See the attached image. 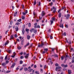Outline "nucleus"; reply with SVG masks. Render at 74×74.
I'll list each match as a JSON object with an SVG mask.
<instances>
[{
	"mask_svg": "<svg viewBox=\"0 0 74 74\" xmlns=\"http://www.w3.org/2000/svg\"><path fill=\"white\" fill-rule=\"evenodd\" d=\"M38 45V47L39 48H40V47H43V45H44V44L45 45H47V44H48V43H46V42H44V43L43 42L41 43V44L40 45V43H39Z\"/></svg>",
	"mask_w": 74,
	"mask_h": 74,
	"instance_id": "f257e3e1",
	"label": "nucleus"
},
{
	"mask_svg": "<svg viewBox=\"0 0 74 74\" xmlns=\"http://www.w3.org/2000/svg\"><path fill=\"white\" fill-rule=\"evenodd\" d=\"M53 10H53V13H55V12L56 11V8L55 7L53 6Z\"/></svg>",
	"mask_w": 74,
	"mask_h": 74,
	"instance_id": "f03ea898",
	"label": "nucleus"
},
{
	"mask_svg": "<svg viewBox=\"0 0 74 74\" xmlns=\"http://www.w3.org/2000/svg\"><path fill=\"white\" fill-rule=\"evenodd\" d=\"M62 68V67L60 66H58V67H57L56 68V71H58V69L59 70V69H60Z\"/></svg>",
	"mask_w": 74,
	"mask_h": 74,
	"instance_id": "7ed1b4c3",
	"label": "nucleus"
},
{
	"mask_svg": "<svg viewBox=\"0 0 74 74\" xmlns=\"http://www.w3.org/2000/svg\"><path fill=\"white\" fill-rule=\"evenodd\" d=\"M31 68V67L30 66H29V67L28 68V69H29V72H32V71H33V69H30Z\"/></svg>",
	"mask_w": 74,
	"mask_h": 74,
	"instance_id": "20e7f679",
	"label": "nucleus"
},
{
	"mask_svg": "<svg viewBox=\"0 0 74 74\" xmlns=\"http://www.w3.org/2000/svg\"><path fill=\"white\" fill-rule=\"evenodd\" d=\"M10 38L9 39L10 40H13V38H14V35H12L10 36Z\"/></svg>",
	"mask_w": 74,
	"mask_h": 74,
	"instance_id": "39448f33",
	"label": "nucleus"
},
{
	"mask_svg": "<svg viewBox=\"0 0 74 74\" xmlns=\"http://www.w3.org/2000/svg\"><path fill=\"white\" fill-rule=\"evenodd\" d=\"M15 63H13L12 64L11 66V68L12 69V68H14V67H15Z\"/></svg>",
	"mask_w": 74,
	"mask_h": 74,
	"instance_id": "423d86ee",
	"label": "nucleus"
},
{
	"mask_svg": "<svg viewBox=\"0 0 74 74\" xmlns=\"http://www.w3.org/2000/svg\"><path fill=\"white\" fill-rule=\"evenodd\" d=\"M42 16H44L45 15V12L44 11H42L41 13Z\"/></svg>",
	"mask_w": 74,
	"mask_h": 74,
	"instance_id": "0eeeda50",
	"label": "nucleus"
},
{
	"mask_svg": "<svg viewBox=\"0 0 74 74\" xmlns=\"http://www.w3.org/2000/svg\"><path fill=\"white\" fill-rule=\"evenodd\" d=\"M70 17V14H67L66 16V19H68Z\"/></svg>",
	"mask_w": 74,
	"mask_h": 74,
	"instance_id": "6e6552de",
	"label": "nucleus"
},
{
	"mask_svg": "<svg viewBox=\"0 0 74 74\" xmlns=\"http://www.w3.org/2000/svg\"><path fill=\"white\" fill-rule=\"evenodd\" d=\"M24 42H25V40H24V39L22 40L21 42V44L22 45H23V43H24Z\"/></svg>",
	"mask_w": 74,
	"mask_h": 74,
	"instance_id": "1a4fd4ad",
	"label": "nucleus"
},
{
	"mask_svg": "<svg viewBox=\"0 0 74 74\" xmlns=\"http://www.w3.org/2000/svg\"><path fill=\"white\" fill-rule=\"evenodd\" d=\"M15 29H16V32H18L19 29L18 28V27L17 26H16L15 28Z\"/></svg>",
	"mask_w": 74,
	"mask_h": 74,
	"instance_id": "9d476101",
	"label": "nucleus"
},
{
	"mask_svg": "<svg viewBox=\"0 0 74 74\" xmlns=\"http://www.w3.org/2000/svg\"><path fill=\"white\" fill-rule=\"evenodd\" d=\"M25 32V30L24 29H23V30H22V34L23 35H24Z\"/></svg>",
	"mask_w": 74,
	"mask_h": 74,
	"instance_id": "9b49d317",
	"label": "nucleus"
},
{
	"mask_svg": "<svg viewBox=\"0 0 74 74\" xmlns=\"http://www.w3.org/2000/svg\"><path fill=\"white\" fill-rule=\"evenodd\" d=\"M29 54L27 53L26 54V56H25V58H28V57H29Z\"/></svg>",
	"mask_w": 74,
	"mask_h": 74,
	"instance_id": "f8f14e48",
	"label": "nucleus"
},
{
	"mask_svg": "<svg viewBox=\"0 0 74 74\" xmlns=\"http://www.w3.org/2000/svg\"><path fill=\"white\" fill-rule=\"evenodd\" d=\"M13 56H12V58H14L15 56V52H14L13 53Z\"/></svg>",
	"mask_w": 74,
	"mask_h": 74,
	"instance_id": "ddd939ff",
	"label": "nucleus"
},
{
	"mask_svg": "<svg viewBox=\"0 0 74 74\" xmlns=\"http://www.w3.org/2000/svg\"><path fill=\"white\" fill-rule=\"evenodd\" d=\"M34 28H32L30 30V31L32 33V32H34Z\"/></svg>",
	"mask_w": 74,
	"mask_h": 74,
	"instance_id": "4468645a",
	"label": "nucleus"
},
{
	"mask_svg": "<svg viewBox=\"0 0 74 74\" xmlns=\"http://www.w3.org/2000/svg\"><path fill=\"white\" fill-rule=\"evenodd\" d=\"M6 65V63L5 62H3L2 64V66H5Z\"/></svg>",
	"mask_w": 74,
	"mask_h": 74,
	"instance_id": "2eb2a0df",
	"label": "nucleus"
},
{
	"mask_svg": "<svg viewBox=\"0 0 74 74\" xmlns=\"http://www.w3.org/2000/svg\"><path fill=\"white\" fill-rule=\"evenodd\" d=\"M17 13H18V12H15L14 13V17H15V16H16Z\"/></svg>",
	"mask_w": 74,
	"mask_h": 74,
	"instance_id": "dca6fc26",
	"label": "nucleus"
},
{
	"mask_svg": "<svg viewBox=\"0 0 74 74\" xmlns=\"http://www.w3.org/2000/svg\"><path fill=\"white\" fill-rule=\"evenodd\" d=\"M71 62L72 63L74 62V56H73L72 58Z\"/></svg>",
	"mask_w": 74,
	"mask_h": 74,
	"instance_id": "f3484780",
	"label": "nucleus"
},
{
	"mask_svg": "<svg viewBox=\"0 0 74 74\" xmlns=\"http://www.w3.org/2000/svg\"><path fill=\"white\" fill-rule=\"evenodd\" d=\"M68 74H71V70H68Z\"/></svg>",
	"mask_w": 74,
	"mask_h": 74,
	"instance_id": "a211bd4d",
	"label": "nucleus"
},
{
	"mask_svg": "<svg viewBox=\"0 0 74 74\" xmlns=\"http://www.w3.org/2000/svg\"><path fill=\"white\" fill-rule=\"evenodd\" d=\"M60 27H62V29H63L64 26H63V24H62L61 25V24H60Z\"/></svg>",
	"mask_w": 74,
	"mask_h": 74,
	"instance_id": "6ab92c4d",
	"label": "nucleus"
},
{
	"mask_svg": "<svg viewBox=\"0 0 74 74\" xmlns=\"http://www.w3.org/2000/svg\"><path fill=\"white\" fill-rule=\"evenodd\" d=\"M24 70L25 71H26L28 70V68H25L24 69Z\"/></svg>",
	"mask_w": 74,
	"mask_h": 74,
	"instance_id": "aec40b11",
	"label": "nucleus"
},
{
	"mask_svg": "<svg viewBox=\"0 0 74 74\" xmlns=\"http://www.w3.org/2000/svg\"><path fill=\"white\" fill-rule=\"evenodd\" d=\"M30 36L29 35H27V40H30Z\"/></svg>",
	"mask_w": 74,
	"mask_h": 74,
	"instance_id": "412c9836",
	"label": "nucleus"
},
{
	"mask_svg": "<svg viewBox=\"0 0 74 74\" xmlns=\"http://www.w3.org/2000/svg\"><path fill=\"white\" fill-rule=\"evenodd\" d=\"M37 30L36 29L35 30V29H34V31L33 32L34 33H35V34H36L37 33Z\"/></svg>",
	"mask_w": 74,
	"mask_h": 74,
	"instance_id": "4be33fe9",
	"label": "nucleus"
},
{
	"mask_svg": "<svg viewBox=\"0 0 74 74\" xmlns=\"http://www.w3.org/2000/svg\"><path fill=\"white\" fill-rule=\"evenodd\" d=\"M36 0H34V5H35L36 4Z\"/></svg>",
	"mask_w": 74,
	"mask_h": 74,
	"instance_id": "5701e85b",
	"label": "nucleus"
},
{
	"mask_svg": "<svg viewBox=\"0 0 74 74\" xmlns=\"http://www.w3.org/2000/svg\"><path fill=\"white\" fill-rule=\"evenodd\" d=\"M35 73L37 74H40V73L38 71H36L35 72Z\"/></svg>",
	"mask_w": 74,
	"mask_h": 74,
	"instance_id": "b1692460",
	"label": "nucleus"
},
{
	"mask_svg": "<svg viewBox=\"0 0 74 74\" xmlns=\"http://www.w3.org/2000/svg\"><path fill=\"white\" fill-rule=\"evenodd\" d=\"M25 31L27 32V33H29V29H26Z\"/></svg>",
	"mask_w": 74,
	"mask_h": 74,
	"instance_id": "393cba45",
	"label": "nucleus"
},
{
	"mask_svg": "<svg viewBox=\"0 0 74 74\" xmlns=\"http://www.w3.org/2000/svg\"><path fill=\"white\" fill-rule=\"evenodd\" d=\"M62 16V14L61 13H60L59 14V18H61V17Z\"/></svg>",
	"mask_w": 74,
	"mask_h": 74,
	"instance_id": "a878e982",
	"label": "nucleus"
},
{
	"mask_svg": "<svg viewBox=\"0 0 74 74\" xmlns=\"http://www.w3.org/2000/svg\"><path fill=\"white\" fill-rule=\"evenodd\" d=\"M19 25H20V23L19 22H17L16 24V25H17V26H18Z\"/></svg>",
	"mask_w": 74,
	"mask_h": 74,
	"instance_id": "bb28decb",
	"label": "nucleus"
},
{
	"mask_svg": "<svg viewBox=\"0 0 74 74\" xmlns=\"http://www.w3.org/2000/svg\"><path fill=\"white\" fill-rule=\"evenodd\" d=\"M20 64H23V61L22 60L20 61Z\"/></svg>",
	"mask_w": 74,
	"mask_h": 74,
	"instance_id": "cd10ccee",
	"label": "nucleus"
},
{
	"mask_svg": "<svg viewBox=\"0 0 74 74\" xmlns=\"http://www.w3.org/2000/svg\"><path fill=\"white\" fill-rule=\"evenodd\" d=\"M28 25V27H31V23H29Z\"/></svg>",
	"mask_w": 74,
	"mask_h": 74,
	"instance_id": "c85d7f7f",
	"label": "nucleus"
},
{
	"mask_svg": "<svg viewBox=\"0 0 74 74\" xmlns=\"http://www.w3.org/2000/svg\"><path fill=\"white\" fill-rule=\"evenodd\" d=\"M68 66L67 64H66L65 65H64V68H66V67H67Z\"/></svg>",
	"mask_w": 74,
	"mask_h": 74,
	"instance_id": "c756f323",
	"label": "nucleus"
},
{
	"mask_svg": "<svg viewBox=\"0 0 74 74\" xmlns=\"http://www.w3.org/2000/svg\"><path fill=\"white\" fill-rule=\"evenodd\" d=\"M48 32H49V33H51V29H49Z\"/></svg>",
	"mask_w": 74,
	"mask_h": 74,
	"instance_id": "7c9ffc66",
	"label": "nucleus"
},
{
	"mask_svg": "<svg viewBox=\"0 0 74 74\" xmlns=\"http://www.w3.org/2000/svg\"><path fill=\"white\" fill-rule=\"evenodd\" d=\"M21 18H22V19H25V16H22V17H21Z\"/></svg>",
	"mask_w": 74,
	"mask_h": 74,
	"instance_id": "2f4dec72",
	"label": "nucleus"
},
{
	"mask_svg": "<svg viewBox=\"0 0 74 74\" xmlns=\"http://www.w3.org/2000/svg\"><path fill=\"white\" fill-rule=\"evenodd\" d=\"M44 51H46L47 52V51H48V49H44Z\"/></svg>",
	"mask_w": 74,
	"mask_h": 74,
	"instance_id": "473e14b6",
	"label": "nucleus"
},
{
	"mask_svg": "<svg viewBox=\"0 0 74 74\" xmlns=\"http://www.w3.org/2000/svg\"><path fill=\"white\" fill-rule=\"evenodd\" d=\"M13 23V22L12 21H11L10 22V25H12Z\"/></svg>",
	"mask_w": 74,
	"mask_h": 74,
	"instance_id": "72a5a7b5",
	"label": "nucleus"
},
{
	"mask_svg": "<svg viewBox=\"0 0 74 74\" xmlns=\"http://www.w3.org/2000/svg\"><path fill=\"white\" fill-rule=\"evenodd\" d=\"M38 5L39 6H40V4H41V3H40V1L39 2V3H38Z\"/></svg>",
	"mask_w": 74,
	"mask_h": 74,
	"instance_id": "f704fd0d",
	"label": "nucleus"
},
{
	"mask_svg": "<svg viewBox=\"0 0 74 74\" xmlns=\"http://www.w3.org/2000/svg\"><path fill=\"white\" fill-rule=\"evenodd\" d=\"M50 39H52V38H53V37H52V36L51 35H50Z\"/></svg>",
	"mask_w": 74,
	"mask_h": 74,
	"instance_id": "c9c22d12",
	"label": "nucleus"
},
{
	"mask_svg": "<svg viewBox=\"0 0 74 74\" xmlns=\"http://www.w3.org/2000/svg\"><path fill=\"white\" fill-rule=\"evenodd\" d=\"M17 48L18 49H21V47L18 46L17 47Z\"/></svg>",
	"mask_w": 74,
	"mask_h": 74,
	"instance_id": "e433bc0d",
	"label": "nucleus"
},
{
	"mask_svg": "<svg viewBox=\"0 0 74 74\" xmlns=\"http://www.w3.org/2000/svg\"><path fill=\"white\" fill-rule=\"evenodd\" d=\"M54 57H56V58H58V55L57 54L54 55Z\"/></svg>",
	"mask_w": 74,
	"mask_h": 74,
	"instance_id": "4c0bfd02",
	"label": "nucleus"
},
{
	"mask_svg": "<svg viewBox=\"0 0 74 74\" xmlns=\"http://www.w3.org/2000/svg\"><path fill=\"white\" fill-rule=\"evenodd\" d=\"M8 55H6V56L5 57V60H7V56H8Z\"/></svg>",
	"mask_w": 74,
	"mask_h": 74,
	"instance_id": "58836bf2",
	"label": "nucleus"
},
{
	"mask_svg": "<svg viewBox=\"0 0 74 74\" xmlns=\"http://www.w3.org/2000/svg\"><path fill=\"white\" fill-rule=\"evenodd\" d=\"M68 57V56H67V55H66V56L65 57V60H67V59H66V58H67Z\"/></svg>",
	"mask_w": 74,
	"mask_h": 74,
	"instance_id": "ea45409f",
	"label": "nucleus"
},
{
	"mask_svg": "<svg viewBox=\"0 0 74 74\" xmlns=\"http://www.w3.org/2000/svg\"><path fill=\"white\" fill-rule=\"evenodd\" d=\"M8 53H11V51L10 50H8Z\"/></svg>",
	"mask_w": 74,
	"mask_h": 74,
	"instance_id": "a19ab883",
	"label": "nucleus"
},
{
	"mask_svg": "<svg viewBox=\"0 0 74 74\" xmlns=\"http://www.w3.org/2000/svg\"><path fill=\"white\" fill-rule=\"evenodd\" d=\"M65 27L66 28H68V25H67V24H65Z\"/></svg>",
	"mask_w": 74,
	"mask_h": 74,
	"instance_id": "79ce46f5",
	"label": "nucleus"
},
{
	"mask_svg": "<svg viewBox=\"0 0 74 74\" xmlns=\"http://www.w3.org/2000/svg\"><path fill=\"white\" fill-rule=\"evenodd\" d=\"M43 70H42V69H40V72L41 73H43Z\"/></svg>",
	"mask_w": 74,
	"mask_h": 74,
	"instance_id": "37998d69",
	"label": "nucleus"
},
{
	"mask_svg": "<svg viewBox=\"0 0 74 74\" xmlns=\"http://www.w3.org/2000/svg\"><path fill=\"white\" fill-rule=\"evenodd\" d=\"M14 37L16 38V37H18V35H17V34H15L14 35Z\"/></svg>",
	"mask_w": 74,
	"mask_h": 74,
	"instance_id": "c03bdc74",
	"label": "nucleus"
},
{
	"mask_svg": "<svg viewBox=\"0 0 74 74\" xmlns=\"http://www.w3.org/2000/svg\"><path fill=\"white\" fill-rule=\"evenodd\" d=\"M51 51L53 52L54 51V50H55V49L54 48H51Z\"/></svg>",
	"mask_w": 74,
	"mask_h": 74,
	"instance_id": "a18cd8bd",
	"label": "nucleus"
},
{
	"mask_svg": "<svg viewBox=\"0 0 74 74\" xmlns=\"http://www.w3.org/2000/svg\"><path fill=\"white\" fill-rule=\"evenodd\" d=\"M61 59L62 60H63V59H64V57H63V56L61 57Z\"/></svg>",
	"mask_w": 74,
	"mask_h": 74,
	"instance_id": "49530a36",
	"label": "nucleus"
},
{
	"mask_svg": "<svg viewBox=\"0 0 74 74\" xmlns=\"http://www.w3.org/2000/svg\"><path fill=\"white\" fill-rule=\"evenodd\" d=\"M37 28H40V25H37L36 26Z\"/></svg>",
	"mask_w": 74,
	"mask_h": 74,
	"instance_id": "de8ad7c7",
	"label": "nucleus"
},
{
	"mask_svg": "<svg viewBox=\"0 0 74 74\" xmlns=\"http://www.w3.org/2000/svg\"><path fill=\"white\" fill-rule=\"evenodd\" d=\"M17 22H21V19H20L18 20Z\"/></svg>",
	"mask_w": 74,
	"mask_h": 74,
	"instance_id": "09e8293b",
	"label": "nucleus"
},
{
	"mask_svg": "<svg viewBox=\"0 0 74 74\" xmlns=\"http://www.w3.org/2000/svg\"><path fill=\"white\" fill-rule=\"evenodd\" d=\"M8 42L7 41V42H5V45H8Z\"/></svg>",
	"mask_w": 74,
	"mask_h": 74,
	"instance_id": "8fccbe9b",
	"label": "nucleus"
},
{
	"mask_svg": "<svg viewBox=\"0 0 74 74\" xmlns=\"http://www.w3.org/2000/svg\"><path fill=\"white\" fill-rule=\"evenodd\" d=\"M55 65L56 66H59V64H58V63H56L55 64Z\"/></svg>",
	"mask_w": 74,
	"mask_h": 74,
	"instance_id": "3c124183",
	"label": "nucleus"
},
{
	"mask_svg": "<svg viewBox=\"0 0 74 74\" xmlns=\"http://www.w3.org/2000/svg\"><path fill=\"white\" fill-rule=\"evenodd\" d=\"M22 14L23 15H26V13L24 12H22Z\"/></svg>",
	"mask_w": 74,
	"mask_h": 74,
	"instance_id": "603ef678",
	"label": "nucleus"
},
{
	"mask_svg": "<svg viewBox=\"0 0 74 74\" xmlns=\"http://www.w3.org/2000/svg\"><path fill=\"white\" fill-rule=\"evenodd\" d=\"M50 22L51 23V25H52V24L53 23V21L51 20L50 21Z\"/></svg>",
	"mask_w": 74,
	"mask_h": 74,
	"instance_id": "864d4df0",
	"label": "nucleus"
},
{
	"mask_svg": "<svg viewBox=\"0 0 74 74\" xmlns=\"http://www.w3.org/2000/svg\"><path fill=\"white\" fill-rule=\"evenodd\" d=\"M6 73H10V72H11V71H6Z\"/></svg>",
	"mask_w": 74,
	"mask_h": 74,
	"instance_id": "5fc2aeb1",
	"label": "nucleus"
},
{
	"mask_svg": "<svg viewBox=\"0 0 74 74\" xmlns=\"http://www.w3.org/2000/svg\"><path fill=\"white\" fill-rule=\"evenodd\" d=\"M49 62L51 64V65H52V64H53V62H52V61H50Z\"/></svg>",
	"mask_w": 74,
	"mask_h": 74,
	"instance_id": "6e6d98bb",
	"label": "nucleus"
},
{
	"mask_svg": "<svg viewBox=\"0 0 74 74\" xmlns=\"http://www.w3.org/2000/svg\"><path fill=\"white\" fill-rule=\"evenodd\" d=\"M52 20H53L54 21H55V18L53 17L52 18Z\"/></svg>",
	"mask_w": 74,
	"mask_h": 74,
	"instance_id": "4d7b16f0",
	"label": "nucleus"
},
{
	"mask_svg": "<svg viewBox=\"0 0 74 74\" xmlns=\"http://www.w3.org/2000/svg\"><path fill=\"white\" fill-rule=\"evenodd\" d=\"M66 7H62V8L61 9L62 10H63L64 9V8H65Z\"/></svg>",
	"mask_w": 74,
	"mask_h": 74,
	"instance_id": "13d9d810",
	"label": "nucleus"
},
{
	"mask_svg": "<svg viewBox=\"0 0 74 74\" xmlns=\"http://www.w3.org/2000/svg\"><path fill=\"white\" fill-rule=\"evenodd\" d=\"M34 34H32V37H34Z\"/></svg>",
	"mask_w": 74,
	"mask_h": 74,
	"instance_id": "bf43d9fd",
	"label": "nucleus"
},
{
	"mask_svg": "<svg viewBox=\"0 0 74 74\" xmlns=\"http://www.w3.org/2000/svg\"><path fill=\"white\" fill-rule=\"evenodd\" d=\"M29 44H30V43H29V42H28L27 44H26V45H27V46H28V45H29Z\"/></svg>",
	"mask_w": 74,
	"mask_h": 74,
	"instance_id": "052dcab7",
	"label": "nucleus"
},
{
	"mask_svg": "<svg viewBox=\"0 0 74 74\" xmlns=\"http://www.w3.org/2000/svg\"><path fill=\"white\" fill-rule=\"evenodd\" d=\"M52 5H53V2H51L50 6H52Z\"/></svg>",
	"mask_w": 74,
	"mask_h": 74,
	"instance_id": "680f3d73",
	"label": "nucleus"
},
{
	"mask_svg": "<svg viewBox=\"0 0 74 74\" xmlns=\"http://www.w3.org/2000/svg\"><path fill=\"white\" fill-rule=\"evenodd\" d=\"M17 60H18V58H15V59L14 60L15 62H16V61H17Z\"/></svg>",
	"mask_w": 74,
	"mask_h": 74,
	"instance_id": "e2e57ef3",
	"label": "nucleus"
},
{
	"mask_svg": "<svg viewBox=\"0 0 74 74\" xmlns=\"http://www.w3.org/2000/svg\"><path fill=\"white\" fill-rule=\"evenodd\" d=\"M64 36H66V32H64Z\"/></svg>",
	"mask_w": 74,
	"mask_h": 74,
	"instance_id": "0e129e2a",
	"label": "nucleus"
},
{
	"mask_svg": "<svg viewBox=\"0 0 74 74\" xmlns=\"http://www.w3.org/2000/svg\"><path fill=\"white\" fill-rule=\"evenodd\" d=\"M20 59H23V56H21L20 57Z\"/></svg>",
	"mask_w": 74,
	"mask_h": 74,
	"instance_id": "69168bd1",
	"label": "nucleus"
},
{
	"mask_svg": "<svg viewBox=\"0 0 74 74\" xmlns=\"http://www.w3.org/2000/svg\"><path fill=\"white\" fill-rule=\"evenodd\" d=\"M27 12H28L27 10H25V14H27Z\"/></svg>",
	"mask_w": 74,
	"mask_h": 74,
	"instance_id": "338daca9",
	"label": "nucleus"
},
{
	"mask_svg": "<svg viewBox=\"0 0 74 74\" xmlns=\"http://www.w3.org/2000/svg\"><path fill=\"white\" fill-rule=\"evenodd\" d=\"M34 68H36L37 67V66L36 65H34Z\"/></svg>",
	"mask_w": 74,
	"mask_h": 74,
	"instance_id": "774afa93",
	"label": "nucleus"
}]
</instances>
